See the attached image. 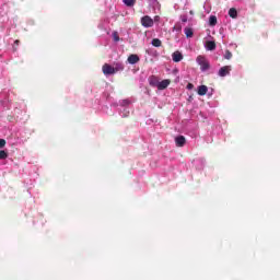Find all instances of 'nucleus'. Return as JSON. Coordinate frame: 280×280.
I'll return each instance as SVG.
<instances>
[{
	"mask_svg": "<svg viewBox=\"0 0 280 280\" xmlns=\"http://www.w3.org/2000/svg\"><path fill=\"white\" fill-rule=\"evenodd\" d=\"M114 69L115 73H117L118 71H124V63H116Z\"/></svg>",
	"mask_w": 280,
	"mask_h": 280,
	"instance_id": "f3484780",
	"label": "nucleus"
},
{
	"mask_svg": "<svg viewBox=\"0 0 280 280\" xmlns=\"http://www.w3.org/2000/svg\"><path fill=\"white\" fill-rule=\"evenodd\" d=\"M182 22H183V23H187V16H184V18L182 19Z\"/></svg>",
	"mask_w": 280,
	"mask_h": 280,
	"instance_id": "5701e85b",
	"label": "nucleus"
},
{
	"mask_svg": "<svg viewBox=\"0 0 280 280\" xmlns=\"http://www.w3.org/2000/svg\"><path fill=\"white\" fill-rule=\"evenodd\" d=\"M197 63L200 66L201 71H209L211 69V63H209V60L205 56H198Z\"/></svg>",
	"mask_w": 280,
	"mask_h": 280,
	"instance_id": "f257e3e1",
	"label": "nucleus"
},
{
	"mask_svg": "<svg viewBox=\"0 0 280 280\" xmlns=\"http://www.w3.org/2000/svg\"><path fill=\"white\" fill-rule=\"evenodd\" d=\"M161 18L159 16V15H156L155 18H154V21H159Z\"/></svg>",
	"mask_w": 280,
	"mask_h": 280,
	"instance_id": "393cba45",
	"label": "nucleus"
},
{
	"mask_svg": "<svg viewBox=\"0 0 280 280\" xmlns=\"http://www.w3.org/2000/svg\"><path fill=\"white\" fill-rule=\"evenodd\" d=\"M113 38H114L115 43H119V33L114 32L113 33Z\"/></svg>",
	"mask_w": 280,
	"mask_h": 280,
	"instance_id": "aec40b11",
	"label": "nucleus"
},
{
	"mask_svg": "<svg viewBox=\"0 0 280 280\" xmlns=\"http://www.w3.org/2000/svg\"><path fill=\"white\" fill-rule=\"evenodd\" d=\"M207 91H209V88H207V85H200L199 88H198V91H197V93H198V95H205L206 93H207Z\"/></svg>",
	"mask_w": 280,
	"mask_h": 280,
	"instance_id": "9d476101",
	"label": "nucleus"
},
{
	"mask_svg": "<svg viewBox=\"0 0 280 280\" xmlns=\"http://www.w3.org/2000/svg\"><path fill=\"white\" fill-rule=\"evenodd\" d=\"M231 70H232V67H231V66L221 67V68L219 69L218 75H219L220 78H226V75H231Z\"/></svg>",
	"mask_w": 280,
	"mask_h": 280,
	"instance_id": "7ed1b4c3",
	"label": "nucleus"
},
{
	"mask_svg": "<svg viewBox=\"0 0 280 280\" xmlns=\"http://www.w3.org/2000/svg\"><path fill=\"white\" fill-rule=\"evenodd\" d=\"M0 148H5V139H0Z\"/></svg>",
	"mask_w": 280,
	"mask_h": 280,
	"instance_id": "412c9836",
	"label": "nucleus"
},
{
	"mask_svg": "<svg viewBox=\"0 0 280 280\" xmlns=\"http://www.w3.org/2000/svg\"><path fill=\"white\" fill-rule=\"evenodd\" d=\"M206 47L209 51H213L215 49V42L209 40L206 43Z\"/></svg>",
	"mask_w": 280,
	"mask_h": 280,
	"instance_id": "f8f14e48",
	"label": "nucleus"
},
{
	"mask_svg": "<svg viewBox=\"0 0 280 280\" xmlns=\"http://www.w3.org/2000/svg\"><path fill=\"white\" fill-rule=\"evenodd\" d=\"M224 58L225 60H231L233 58V52H231V50H225Z\"/></svg>",
	"mask_w": 280,
	"mask_h": 280,
	"instance_id": "a211bd4d",
	"label": "nucleus"
},
{
	"mask_svg": "<svg viewBox=\"0 0 280 280\" xmlns=\"http://www.w3.org/2000/svg\"><path fill=\"white\" fill-rule=\"evenodd\" d=\"M187 89H188V90H191V89H194V84H191V83H188V84H187Z\"/></svg>",
	"mask_w": 280,
	"mask_h": 280,
	"instance_id": "4be33fe9",
	"label": "nucleus"
},
{
	"mask_svg": "<svg viewBox=\"0 0 280 280\" xmlns=\"http://www.w3.org/2000/svg\"><path fill=\"white\" fill-rule=\"evenodd\" d=\"M172 58L174 62H180V60H183V54H180V51H175L173 52Z\"/></svg>",
	"mask_w": 280,
	"mask_h": 280,
	"instance_id": "1a4fd4ad",
	"label": "nucleus"
},
{
	"mask_svg": "<svg viewBox=\"0 0 280 280\" xmlns=\"http://www.w3.org/2000/svg\"><path fill=\"white\" fill-rule=\"evenodd\" d=\"M141 25L143 27H153L154 20H152V18H150L149 15H144L141 18Z\"/></svg>",
	"mask_w": 280,
	"mask_h": 280,
	"instance_id": "f03ea898",
	"label": "nucleus"
},
{
	"mask_svg": "<svg viewBox=\"0 0 280 280\" xmlns=\"http://www.w3.org/2000/svg\"><path fill=\"white\" fill-rule=\"evenodd\" d=\"M209 25L210 27H214V25H218V18L215 15H211L209 18Z\"/></svg>",
	"mask_w": 280,
	"mask_h": 280,
	"instance_id": "9b49d317",
	"label": "nucleus"
},
{
	"mask_svg": "<svg viewBox=\"0 0 280 280\" xmlns=\"http://www.w3.org/2000/svg\"><path fill=\"white\" fill-rule=\"evenodd\" d=\"M21 43V40H19V39H16L15 42H14V45H16V47H19V44Z\"/></svg>",
	"mask_w": 280,
	"mask_h": 280,
	"instance_id": "b1692460",
	"label": "nucleus"
},
{
	"mask_svg": "<svg viewBox=\"0 0 280 280\" xmlns=\"http://www.w3.org/2000/svg\"><path fill=\"white\" fill-rule=\"evenodd\" d=\"M8 158V152L0 150V161H3Z\"/></svg>",
	"mask_w": 280,
	"mask_h": 280,
	"instance_id": "6ab92c4d",
	"label": "nucleus"
},
{
	"mask_svg": "<svg viewBox=\"0 0 280 280\" xmlns=\"http://www.w3.org/2000/svg\"><path fill=\"white\" fill-rule=\"evenodd\" d=\"M229 16H231V19H237V9L231 8L229 10Z\"/></svg>",
	"mask_w": 280,
	"mask_h": 280,
	"instance_id": "ddd939ff",
	"label": "nucleus"
},
{
	"mask_svg": "<svg viewBox=\"0 0 280 280\" xmlns=\"http://www.w3.org/2000/svg\"><path fill=\"white\" fill-rule=\"evenodd\" d=\"M149 84L150 86H156V89L159 88V78L156 75H151L149 78Z\"/></svg>",
	"mask_w": 280,
	"mask_h": 280,
	"instance_id": "6e6552de",
	"label": "nucleus"
},
{
	"mask_svg": "<svg viewBox=\"0 0 280 280\" xmlns=\"http://www.w3.org/2000/svg\"><path fill=\"white\" fill-rule=\"evenodd\" d=\"M172 81H170V79H165L161 82L158 83V89L159 91H165V89H167L170 86Z\"/></svg>",
	"mask_w": 280,
	"mask_h": 280,
	"instance_id": "423d86ee",
	"label": "nucleus"
},
{
	"mask_svg": "<svg viewBox=\"0 0 280 280\" xmlns=\"http://www.w3.org/2000/svg\"><path fill=\"white\" fill-rule=\"evenodd\" d=\"M139 60H141V59L139 58L138 55H135V54H131V55L128 57V59H127V61L129 62V65H137V62H139Z\"/></svg>",
	"mask_w": 280,
	"mask_h": 280,
	"instance_id": "0eeeda50",
	"label": "nucleus"
},
{
	"mask_svg": "<svg viewBox=\"0 0 280 280\" xmlns=\"http://www.w3.org/2000/svg\"><path fill=\"white\" fill-rule=\"evenodd\" d=\"M122 2L125 5H127V8H132L135 3H137V0H122Z\"/></svg>",
	"mask_w": 280,
	"mask_h": 280,
	"instance_id": "dca6fc26",
	"label": "nucleus"
},
{
	"mask_svg": "<svg viewBox=\"0 0 280 280\" xmlns=\"http://www.w3.org/2000/svg\"><path fill=\"white\" fill-rule=\"evenodd\" d=\"M151 45H153V47H161L163 43L159 38H153Z\"/></svg>",
	"mask_w": 280,
	"mask_h": 280,
	"instance_id": "2eb2a0df",
	"label": "nucleus"
},
{
	"mask_svg": "<svg viewBox=\"0 0 280 280\" xmlns=\"http://www.w3.org/2000/svg\"><path fill=\"white\" fill-rule=\"evenodd\" d=\"M184 32H185V35H186L187 38H191L194 36V30H191L189 27H186L184 30Z\"/></svg>",
	"mask_w": 280,
	"mask_h": 280,
	"instance_id": "4468645a",
	"label": "nucleus"
},
{
	"mask_svg": "<svg viewBox=\"0 0 280 280\" xmlns=\"http://www.w3.org/2000/svg\"><path fill=\"white\" fill-rule=\"evenodd\" d=\"M102 71L104 73V75H115V67L108 65V63H105L103 67H102Z\"/></svg>",
	"mask_w": 280,
	"mask_h": 280,
	"instance_id": "20e7f679",
	"label": "nucleus"
},
{
	"mask_svg": "<svg viewBox=\"0 0 280 280\" xmlns=\"http://www.w3.org/2000/svg\"><path fill=\"white\" fill-rule=\"evenodd\" d=\"M175 143L177 148H185L187 139H185V136H177L175 137Z\"/></svg>",
	"mask_w": 280,
	"mask_h": 280,
	"instance_id": "39448f33",
	"label": "nucleus"
}]
</instances>
